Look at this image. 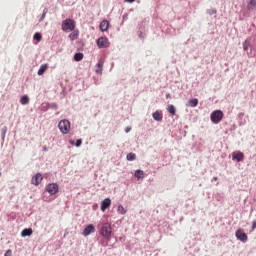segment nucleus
Wrapping results in <instances>:
<instances>
[{
  "label": "nucleus",
  "instance_id": "f3484780",
  "mask_svg": "<svg viewBox=\"0 0 256 256\" xmlns=\"http://www.w3.org/2000/svg\"><path fill=\"white\" fill-rule=\"evenodd\" d=\"M47 69H49V65L47 64L41 65L40 69L38 70V75H43L45 71H47Z\"/></svg>",
  "mask_w": 256,
  "mask_h": 256
},
{
  "label": "nucleus",
  "instance_id": "ddd939ff",
  "mask_svg": "<svg viewBox=\"0 0 256 256\" xmlns=\"http://www.w3.org/2000/svg\"><path fill=\"white\" fill-rule=\"evenodd\" d=\"M107 29H109V21L103 20L100 23V31H102L104 33V31H107Z\"/></svg>",
  "mask_w": 256,
  "mask_h": 256
},
{
  "label": "nucleus",
  "instance_id": "2eb2a0df",
  "mask_svg": "<svg viewBox=\"0 0 256 256\" xmlns=\"http://www.w3.org/2000/svg\"><path fill=\"white\" fill-rule=\"evenodd\" d=\"M152 117L154 119V121H163V115H161V113H159V111H156L152 114Z\"/></svg>",
  "mask_w": 256,
  "mask_h": 256
},
{
  "label": "nucleus",
  "instance_id": "423d86ee",
  "mask_svg": "<svg viewBox=\"0 0 256 256\" xmlns=\"http://www.w3.org/2000/svg\"><path fill=\"white\" fill-rule=\"evenodd\" d=\"M97 45L99 49H105L109 47V39H107L106 37H100L97 40Z\"/></svg>",
  "mask_w": 256,
  "mask_h": 256
},
{
  "label": "nucleus",
  "instance_id": "a211bd4d",
  "mask_svg": "<svg viewBox=\"0 0 256 256\" xmlns=\"http://www.w3.org/2000/svg\"><path fill=\"white\" fill-rule=\"evenodd\" d=\"M256 7V0H250L247 6V9L249 11H253V9H255Z\"/></svg>",
  "mask_w": 256,
  "mask_h": 256
},
{
  "label": "nucleus",
  "instance_id": "c9c22d12",
  "mask_svg": "<svg viewBox=\"0 0 256 256\" xmlns=\"http://www.w3.org/2000/svg\"><path fill=\"white\" fill-rule=\"evenodd\" d=\"M0 177H1V172H0Z\"/></svg>",
  "mask_w": 256,
  "mask_h": 256
},
{
  "label": "nucleus",
  "instance_id": "f03ea898",
  "mask_svg": "<svg viewBox=\"0 0 256 256\" xmlns=\"http://www.w3.org/2000/svg\"><path fill=\"white\" fill-rule=\"evenodd\" d=\"M58 127L63 135H67V133H69V129H71V122H69V120H61Z\"/></svg>",
  "mask_w": 256,
  "mask_h": 256
},
{
  "label": "nucleus",
  "instance_id": "393cba45",
  "mask_svg": "<svg viewBox=\"0 0 256 256\" xmlns=\"http://www.w3.org/2000/svg\"><path fill=\"white\" fill-rule=\"evenodd\" d=\"M118 213H120L121 215H125V213H127V210H125V207H123L122 205L118 206L117 209Z\"/></svg>",
  "mask_w": 256,
  "mask_h": 256
},
{
  "label": "nucleus",
  "instance_id": "412c9836",
  "mask_svg": "<svg viewBox=\"0 0 256 256\" xmlns=\"http://www.w3.org/2000/svg\"><path fill=\"white\" fill-rule=\"evenodd\" d=\"M190 107H197L199 105V100L197 98L189 100Z\"/></svg>",
  "mask_w": 256,
  "mask_h": 256
},
{
  "label": "nucleus",
  "instance_id": "473e14b6",
  "mask_svg": "<svg viewBox=\"0 0 256 256\" xmlns=\"http://www.w3.org/2000/svg\"><path fill=\"white\" fill-rule=\"evenodd\" d=\"M126 3H135V0H125Z\"/></svg>",
  "mask_w": 256,
  "mask_h": 256
},
{
  "label": "nucleus",
  "instance_id": "f704fd0d",
  "mask_svg": "<svg viewBox=\"0 0 256 256\" xmlns=\"http://www.w3.org/2000/svg\"><path fill=\"white\" fill-rule=\"evenodd\" d=\"M166 97L169 99V97H171V95H170V94H167Z\"/></svg>",
  "mask_w": 256,
  "mask_h": 256
},
{
  "label": "nucleus",
  "instance_id": "9d476101",
  "mask_svg": "<svg viewBox=\"0 0 256 256\" xmlns=\"http://www.w3.org/2000/svg\"><path fill=\"white\" fill-rule=\"evenodd\" d=\"M91 233H95V226H93V224H89L88 226H86V228L83 230L82 235H84V237H89Z\"/></svg>",
  "mask_w": 256,
  "mask_h": 256
},
{
  "label": "nucleus",
  "instance_id": "7c9ffc66",
  "mask_svg": "<svg viewBox=\"0 0 256 256\" xmlns=\"http://www.w3.org/2000/svg\"><path fill=\"white\" fill-rule=\"evenodd\" d=\"M13 255V252L11 250H7L4 254V256H11Z\"/></svg>",
  "mask_w": 256,
  "mask_h": 256
},
{
  "label": "nucleus",
  "instance_id": "4468645a",
  "mask_svg": "<svg viewBox=\"0 0 256 256\" xmlns=\"http://www.w3.org/2000/svg\"><path fill=\"white\" fill-rule=\"evenodd\" d=\"M103 65H104V62L102 59H100L96 64V67H97L96 73H103Z\"/></svg>",
  "mask_w": 256,
  "mask_h": 256
},
{
  "label": "nucleus",
  "instance_id": "b1692460",
  "mask_svg": "<svg viewBox=\"0 0 256 256\" xmlns=\"http://www.w3.org/2000/svg\"><path fill=\"white\" fill-rule=\"evenodd\" d=\"M74 61H83V53H76L74 55Z\"/></svg>",
  "mask_w": 256,
  "mask_h": 256
},
{
  "label": "nucleus",
  "instance_id": "cd10ccee",
  "mask_svg": "<svg viewBox=\"0 0 256 256\" xmlns=\"http://www.w3.org/2000/svg\"><path fill=\"white\" fill-rule=\"evenodd\" d=\"M47 11H48L47 8H45L43 10V14H42V17H41L40 21H43V19H45L46 15H47Z\"/></svg>",
  "mask_w": 256,
  "mask_h": 256
},
{
  "label": "nucleus",
  "instance_id": "6ab92c4d",
  "mask_svg": "<svg viewBox=\"0 0 256 256\" xmlns=\"http://www.w3.org/2000/svg\"><path fill=\"white\" fill-rule=\"evenodd\" d=\"M143 175H145L143 170H136L134 173V177H136V179H143Z\"/></svg>",
  "mask_w": 256,
  "mask_h": 256
},
{
  "label": "nucleus",
  "instance_id": "9b49d317",
  "mask_svg": "<svg viewBox=\"0 0 256 256\" xmlns=\"http://www.w3.org/2000/svg\"><path fill=\"white\" fill-rule=\"evenodd\" d=\"M41 181H43V175L41 173H37L33 178H32V185H40Z\"/></svg>",
  "mask_w": 256,
  "mask_h": 256
},
{
  "label": "nucleus",
  "instance_id": "39448f33",
  "mask_svg": "<svg viewBox=\"0 0 256 256\" xmlns=\"http://www.w3.org/2000/svg\"><path fill=\"white\" fill-rule=\"evenodd\" d=\"M46 191L50 195H56V193H59V186L55 183L48 184L46 186Z\"/></svg>",
  "mask_w": 256,
  "mask_h": 256
},
{
  "label": "nucleus",
  "instance_id": "c85d7f7f",
  "mask_svg": "<svg viewBox=\"0 0 256 256\" xmlns=\"http://www.w3.org/2000/svg\"><path fill=\"white\" fill-rule=\"evenodd\" d=\"M6 133H7V127H4V128L2 129V139H5Z\"/></svg>",
  "mask_w": 256,
  "mask_h": 256
},
{
  "label": "nucleus",
  "instance_id": "4be33fe9",
  "mask_svg": "<svg viewBox=\"0 0 256 256\" xmlns=\"http://www.w3.org/2000/svg\"><path fill=\"white\" fill-rule=\"evenodd\" d=\"M127 161H135V159H137V156L135 155V153H129L126 156Z\"/></svg>",
  "mask_w": 256,
  "mask_h": 256
},
{
  "label": "nucleus",
  "instance_id": "5701e85b",
  "mask_svg": "<svg viewBox=\"0 0 256 256\" xmlns=\"http://www.w3.org/2000/svg\"><path fill=\"white\" fill-rule=\"evenodd\" d=\"M167 111L170 113V115H175L176 113L175 106H173L172 104L168 105Z\"/></svg>",
  "mask_w": 256,
  "mask_h": 256
},
{
  "label": "nucleus",
  "instance_id": "1a4fd4ad",
  "mask_svg": "<svg viewBox=\"0 0 256 256\" xmlns=\"http://www.w3.org/2000/svg\"><path fill=\"white\" fill-rule=\"evenodd\" d=\"M110 207H111V200L109 198H105L101 202V206H100L101 211H103V213H105V211H107V209H109Z\"/></svg>",
  "mask_w": 256,
  "mask_h": 256
},
{
  "label": "nucleus",
  "instance_id": "0eeeda50",
  "mask_svg": "<svg viewBox=\"0 0 256 256\" xmlns=\"http://www.w3.org/2000/svg\"><path fill=\"white\" fill-rule=\"evenodd\" d=\"M236 237L239 239V241H242L243 243H247V234L243 229H239L236 231Z\"/></svg>",
  "mask_w": 256,
  "mask_h": 256
},
{
  "label": "nucleus",
  "instance_id": "c756f323",
  "mask_svg": "<svg viewBox=\"0 0 256 256\" xmlns=\"http://www.w3.org/2000/svg\"><path fill=\"white\" fill-rule=\"evenodd\" d=\"M81 143H83V141L81 139H78L76 141V147H81Z\"/></svg>",
  "mask_w": 256,
  "mask_h": 256
},
{
  "label": "nucleus",
  "instance_id": "72a5a7b5",
  "mask_svg": "<svg viewBox=\"0 0 256 256\" xmlns=\"http://www.w3.org/2000/svg\"><path fill=\"white\" fill-rule=\"evenodd\" d=\"M129 131H131V128L127 127L126 128V133H129Z\"/></svg>",
  "mask_w": 256,
  "mask_h": 256
},
{
  "label": "nucleus",
  "instance_id": "2f4dec72",
  "mask_svg": "<svg viewBox=\"0 0 256 256\" xmlns=\"http://www.w3.org/2000/svg\"><path fill=\"white\" fill-rule=\"evenodd\" d=\"M255 229H256V221H254V222L252 223V231H255Z\"/></svg>",
  "mask_w": 256,
  "mask_h": 256
},
{
  "label": "nucleus",
  "instance_id": "aec40b11",
  "mask_svg": "<svg viewBox=\"0 0 256 256\" xmlns=\"http://www.w3.org/2000/svg\"><path fill=\"white\" fill-rule=\"evenodd\" d=\"M20 103L21 105H27L29 103V96L27 95L22 96L20 99Z\"/></svg>",
  "mask_w": 256,
  "mask_h": 256
},
{
  "label": "nucleus",
  "instance_id": "f8f14e48",
  "mask_svg": "<svg viewBox=\"0 0 256 256\" xmlns=\"http://www.w3.org/2000/svg\"><path fill=\"white\" fill-rule=\"evenodd\" d=\"M33 235V229L31 228H25L21 232V237H31Z\"/></svg>",
  "mask_w": 256,
  "mask_h": 256
},
{
  "label": "nucleus",
  "instance_id": "20e7f679",
  "mask_svg": "<svg viewBox=\"0 0 256 256\" xmlns=\"http://www.w3.org/2000/svg\"><path fill=\"white\" fill-rule=\"evenodd\" d=\"M100 235L109 239L111 237V224L105 223L100 230Z\"/></svg>",
  "mask_w": 256,
  "mask_h": 256
},
{
  "label": "nucleus",
  "instance_id": "f257e3e1",
  "mask_svg": "<svg viewBox=\"0 0 256 256\" xmlns=\"http://www.w3.org/2000/svg\"><path fill=\"white\" fill-rule=\"evenodd\" d=\"M210 119L212 121V123H221V121H223V111L221 110H216L213 111L210 115Z\"/></svg>",
  "mask_w": 256,
  "mask_h": 256
},
{
  "label": "nucleus",
  "instance_id": "dca6fc26",
  "mask_svg": "<svg viewBox=\"0 0 256 256\" xmlns=\"http://www.w3.org/2000/svg\"><path fill=\"white\" fill-rule=\"evenodd\" d=\"M69 39H71V41L79 39V31H73L72 33H70Z\"/></svg>",
  "mask_w": 256,
  "mask_h": 256
},
{
  "label": "nucleus",
  "instance_id": "bb28decb",
  "mask_svg": "<svg viewBox=\"0 0 256 256\" xmlns=\"http://www.w3.org/2000/svg\"><path fill=\"white\" fill-rule=\"evenodd\" d=\"M243 49L244 51H249V40L243 42Z\"/></svg>",
  "mask_w": 256,
  "mask_h": 256
},
{
  "label": "nucleus",
  "instance_id": "a878e982",
  "mask_svg": "<svg viewBox=\"0 0 256 256\" xmlns=\"http://www.w3.org/2000/svg\"><path fill=\"white\" fill-rule=\"evenodd\" d=\"M41 39H43V36H41V33H39V32H36L35 34H34V41H41Z\"/></svg>",
  "mask_w": 256,
  "mask_h": 256
},
{
  "label": "nucleus",
  "instance_id": "6e6552de",
  "mask_svg": "<svg viewBox=\"0 0 256 256\" xmlns=\"http://www.w3.org/2000/svg\"><path fill=\"white\" fill-rule=\"evenodd\" d=\"M232 159H233V161H238V163H239V162L243 161V159H245V155L241 151H236V152L232 153Z\"/></svg>",
  "mask_w": 256,
  "mask_h": 256
},
{
  "label": "nucleus",
  "instance_id": "7ed1b4c3",
  "mask_svg": "<svg viewBox=\"0 0 256 256\" xmlns=\"http://www.w3.org/2000/svg\"><path fill=\"white\" fill-rule=\"evenodd\" d=\"M62 29L64 31H74L75 30V21L72 19H66L62 22Z\"/></svg>",
  "mask_w": 256,
  "mask_h": 256
}]
</instances>
